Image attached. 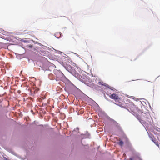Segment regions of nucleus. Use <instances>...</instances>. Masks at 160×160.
Instances as JSON below:
<instances>
[{
  "mask_svg": "<svg viewBox=\"0 0 160 160\" xmlns=\"http://www.w3.org/2000/svg\"><path fill=\"white\" fill-rule=\"evenodd\" d=\"M110 97L112 99H114L115 102L117 103V104L114 103L115 104H117L119 106H120L121 105V103L122 100L120 98L118 97L117 94L115 93L112 94L110 96Z\"/></svg>",
  "mask_w": 160,
  "mask_h": 160,
  "instance_id": "f257e3e1",
  "label": "nucleus"
},
{
  "mask_svg": "<svg viewBox=\"0 0 160 160\" xmlns=\"http://www.w3.org/2000/svg\"><path fill=\"white\" fill-rule=\"evenodd\" d=\"M123 142L121 140H120L118 142V144L122 147L123 146Z\"/></svg>",
  "mask_w": 160,
  "mask_h": 160,
  "instance_id": "f03ea898",
  "label": "nucleus"
},
{
  "mask_svg": "<svg viewBox=\"0 0 160 160\" xmlns=\"http://www.w3.org/2000/svg\"><path fill=\"white\" fill-rule=\"evenodd\" d=\"M150 138H151V140L153 142H155L156 141V140H155L154 138L153 137H150Z\"/></svg>",
  "mask_w": 160,
  "mask_h": 160,
  "instance_id": "7ed1b4c3",
  "label": "nucleus"
},
{
  "mask_svg": "<svg viewBox=\"0 0 160 160\" xmlns=\"http://www.w3.org/2000/svg\"><path fill=\"white\" fill-rule=\"evenodd\" d=\"M99 83H100L101 84L103 85H104V86L107 87H108L107 86H108V85L107 84H105V83H104V84H103L102 83H103V82H102V83L101 82H99Z\"/></svg>",
  "mask_w": 160,
  "mask_h": 160,
  "instance_id": "20e7f679",
  "label": "nucleus"
},
{
  "mask_svg": "<svg viewBox=\"0 0 160 160\" xmlns=\"http://www.w3.org/2000/svg\"><path fill=\"white\" fill-rule=\"evenodd\" d=\"M154 143L155 144H156V145H157V146H158V147H159V144H158V142H156V141H155V142H154Z\"/></svg>",
  "mask_w": 160,
  "mask_h": 160,
  "instance_id": "39448f33",
  "label": "nucleus"
},
{
  "mask_svg": "<svg viewBox=\"0 0 160 160\" xmlns=\"http://www.w3.org/2000/svg\"><path fill=\"white\" fill-rule=\"evenodd\" d=\"M130 160H132V158H130Z\"/></svg>",
  "mask_w": 160,
  "mask_h": 160,
  "instance_id": "423d86ee",
  "label": "nucleus"
}]
</instances>
